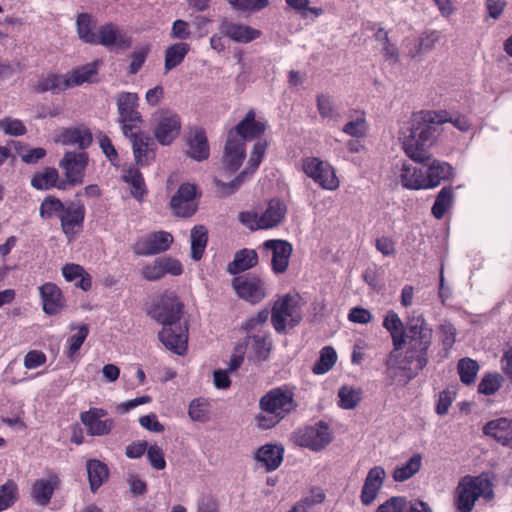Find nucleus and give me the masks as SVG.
I'll list each match as a JSON object with an SVG mask.
<instances>
[{
    "mask_svg": "<svg viewBox=\"0 0 512 512\" xmlns=\"http://www.w3.org/2000/svg\"><path fill=\"white\" fill-rule=\"evenodd\" d=\"M447 122L461 132H468L472 126L466 116L457 115L453 118L446 110H421L412 113L408 126L401 132L405 154L418 163L430 160V148L441 133V125Z\"/></svg>",
    "mask_w": 512,
    "mask_h": 512,
    "instance_id": "nucleus-1",
    "label": "nucleus"
},
{
    "mask_svg": "<svg viewBox=\"0 0 512 512\" xmlns=\"http://www.w3.org/2000/svg\"><path fill=\"white\" fill-rule=\"evenodd\" d=\"M183 303L173 292H165L153 304L148 315L163 326L159 341L177 355H184L188 348V324L182 321Z\"/></svg>",
    "mask_w": 512,
    "mask_h": 512,
    "instance_id": "nucleus-2",
    "label": "nucleus"
},
{
    "mask_svg": "<svg viewBox=\"0 0 512 512\" xmlns=\"http://www.w3.org/2000/svg\"><path fill=\"white\" fill-rule=\"evenodd\" d=\"M395 352L392 350L386 360L387 375L390 384L397 383L405 386L427 366L429 353L406 349L403 357L395 363L393 362Z\"/></svg>",
    "mask_w": 512,
    "mask_h": 512,
    "instance_id": "nucleus-3",
    "label": "nucleus"
},
{
    "mask_svg": "<svg viewBox=\"0 0 512 512\" xmlns=\"http://www.w3.org/2000/svg\"><path fill=\"white\" fill-rule=\"evenodd\" d=\"M493 496L492 484L487 478L482 475H466L456 487L455 505L459 512H471L479 497L489 501Z\"/></svg>",
    "mask_w": 512,
    "mask_h": 512,
    "instance_id": "nucleus-4",
    "label": "nucleus"
},
{
    "mask_svg": "<svg viewBox=\"0 0 512 512\" xmlns=\"http://www.w3.org/2000/svg\"><path fill=\"white\" fill-rule=\"evenodd\" d=\"M295 391L296 386L290 384L272 388L260 398L259 407L268 414L284 419L298 408Z\"/></svg>",
    "mask_w": 512,
    "mask_h": 512,
    "instance_id": "nucleus-5",
    "label": "nucleus"
},
{
    "mask_svg": "<svg viewBox=\"0 0 512 512\" xmlns=\"http://www.w3.org/2000/svg\"><path fill=\"white\" fill-rule=\"evenodd\" d=\"M300 296L298 294H286L278 299L271 311V322L277 333H284L287 325L297 326L302 320L300 306Z\"/></svg>",
    "mask_w": 512,
    "mask_h": 512,
    "instance_id": "nucleus-6",
    "label": "nucleus"
},
{
    "mask_svg": "<svg viewBox=\"0 0 512 512\" xmlns=\"http://www.w3.org/2000/svg\"><path fill=\"white\" fill-rule=\"evenodd\" d=\"M138 101V95L132 92H122L117 96L118 122L123 135H130L141 128L143 119L138 111Z\"/></svg>",
    "mask_w": 512,
    "mask_h": 512,
    "instance_id": "nucleus-7",
    "label": "nucleus"
},
{
    "mask_svg": "<svg viewBox=\"0 0 512 512\" xmlns=\"http://www.w3.org/2000/svg\"><path fill=\"white\" fill-rule=\"evenodd\" d=\"M294 440L297 445L318 452L332 442L333 434L326 422L318 421L314 425L299 428L294 433Z\"/></svg>",
    "mask_w": 512,
    "mask_h": 512,
    "instance_id": "nucleus-8",
    "label": "nucleus"
},
{
    "mask_svg": "<svg viewBox=\"0 0 512 512\" xmlns=\"http://www.w3.org/2000/svg\"><path fill=\"white\" fill-rule=\"evenodd\" d=\"M303 172L326 190H336L340 182L333 167L317 157H307L302 160Z\"/></svg>",
    "mask_w": 512,
    "mask_h": 512,
    "instance_id": "nucleus-9",
    "label": "nucleus"
},
{
    "mask_svg": "<svg viewBox=\"0 0 512 512\" xmlns=\"http://www.w3.org/2000/svg\"><path fill=\"white\" fill-rule=\"evenodd\" d=\"M85 216L86 208L82 201H66V207L59 222L68 241L74 240L83 231Z\"/></svg>",
    "mask_w": 512,
    "mask_h": 512,
    "instance_id": "nucleus-10",
    "label": "nucleus"
},
{
    "mask_svg": "<svg viewBox=\"0 0 512 512\" xmlns=\"http://www.w3.org/2000/svg\"><path fill=\"white\" fill-rule=\"evenodd\" d=\"M181 128V118L177 113L161 110L156 115L153 134L159 144L166 146L179 136Z\"/></svg>",
    "mask_w": 512,
    "mask_h": 512,
    "instance_id": "nucleus-11",
    "label": "nucleus"
},
{
    "mask_svg": "<svg viewBox=\"0 0 512 512\" xmlns=\"http://www.w3.org/2000/svg\"><path fill=\"white\" fill-rule=\"evenodd\" d=\"M232 287L239 298L251 304L259 303L266 296L264 282L250 273L234 277Z\"/></svg>",
    "mask_w": 512,
    "mask_h": 512,
    "instance_id": "nucleus-12",
    "label": "nucleus"
},
{
    "mask_svg": "<svg viewBox=\"0 0 512 512\" xmlns=\"http://www.w3.org/2000/svg\"><path fill=\"white\" fill-rule=\"evenodd\" d=\"M197 187L191 183L181 184L170 200V207L177 217H191L197 210Z\"/></svg>",
    "mask_w": 512,
    "mask_h": 512,
    "instance_id": "nucleus-13",
    "label": "nucleus"
},
{
    "mask_svg": "<svg viewBox=\"0 0 512 512\" xmlns=\"http://www.w3.org/2000/svg\"><path fill=\"white\" fill-rule=\"evenodd\" d=\"M107 416V410L91 407L89 410L81 412L80 420L86 427L88 435L105 436L108 435L115 426V421Z\"/></svg>",
    "mask_w": 512,
    "mask_h": 512,
    "instance_id": "nucleus-14",
    "label": "nucleus"
},
{
    "mask_svg": "<svg viewBox=\"0 0 512 512\" xmlns=\"http://www.w3.org/2000/svg\"><path fill=\"white\" fill-rule=\"evenodd\" d=\"M433 331L424 319H416L408 324L405 333L408 350L428 352L432 345Z\"/></svg>",
    "mask_w": 512,
    "mask_h": 512,
    "instance_id": "nucleus-15",
    "label": "nucleus"
},
{
    "mask_svg": "<svg viewBox=\"0 0 512 512\" xmlns=\"http://www.w3.org/2000/svg\"><path fill=\"white\" fill-rule=\"evenodd\" d=\"M88 165V154L86 152H66L61 159L59 166L65 174L67 183L70 186L82 184L84 172Z\"/></svg>",
    "mask_w": 512,
    "mask_h": 512,
    "instance_id": "nucleus-16",
    "label": "nucleus"
},
{
    "mask_svg": "<svg viewBox=\"0 0 512 512\" xmlns=\"http://www.w3.org/2000/svg\"><path fill=\"white\" fill-rule=\"evenodd\" d=\"M173 242V236L166 231H157L139 238L134 246L137 255H153L165 252Z\"/></svg>",
    "mask_w": 512,
    "mask_h": 512,
    "instance_id": "nucleus-17",
    "label": "nucleus"
},
{
    "mask_svg": "<svg viewBox=\"0 0 512 512\" xmlns=\"http://www.w3.org/2000/svg\"><path fill=\"white\" fill-rule=\"evenodd\" d=\"M62 484L60 476L48 470L45 478L36 479L31 487V498L40 506H47L55 493Z\"/></svg>",
    "mask_w": 512,
    "mask_h": 512,
    "instance_id": "nucleus-18",
    "label": "nucleus"
},
{
    "mask_svg": "<svg viewBox=\"0 0 512 512\" xmlns=\"http://www.w3.org/2000/svg\"><path fill=\"white\" fill-rule=\"evenodd\" d=\"M267 124L265 121L256 120V113L254 109L248 110L244 118L233 128L228 131V135L235 139H243L246 141L259 138L265 133Z\"/></svg>",
    "mask_w": 512,
    "mask_h": 512,
    "instance_id": "nucleus-19",
    "label": "nucleus"
},
{
    "mask_svg": "<svg viewBox=\"0 0 512 512\" xmlns=\"http://www.w3.org/2000/svg\"><path fill=\"white\" fill-rule=\"evenodd\" d=\"M43 312L56 316L66 308V299L60 287L53 282H46L38 287Z\"/></svg>",
    "mask_w": 512,
    "mask_h": 512,
    "instance_id": "nucleus-20",
    "label": "nucleus"
},
{
    "mask_svg": "<svg viewBox=\"0 0 512 512\" xmlns=\"http://www.w3.org/2000/svg\"><path fill=\"white\" fill-rule=\"evenodd\" d=\"M132 143L133 154L137 165L144 167L150 165L155 160V143L153 139L136 130L130 135H124Z\"/></svg>",
    "mask_w": 512,
    "mask_h": 512,
    "instance_id": "nucleus-21",
    "label": "nucleus"
},
{
    "mask_svg": "<svg viewBox=\"0 0 512 512\" xmlns=\"http://www.w3.org/2000/svg\"><path fill=\"white\" fill-rule=\"evenodd\" d=\"M182 264L174 258H156L152 263L145 265L141 274L148 281H155L166 274L180 275Z\"/></svg>",
    "mask_w": 512,
    "mask_h": 512,
    "instance_id": "nucleus-22",
    "label": "nucleus"
},
{
    "mask_svg": "<svg viewBox=\"0 0 512 512\" xmlns=\"http://www.w3.org/2000/svg\"><path fill=\"white\" fill-rule=\"evenodd\" d=\"M385 477L386 472L382 466H374L368 471L360 494V500L364 506H369L375 501Z\"/></svg>",
    "mask_w": 512,
    "mask_h": 512,
    "instance_id": "nucleus-23",
    "label": "nucleus"
},
{
    "mask_svg": "<svg viewBox=\"0 0 512 512\" xmlns=\"http://www.w3.org/2000/svg\"><path fill=\"white\" fill-rule=\"evenodd\" d=\"M245 157L246 144L243 143V139H235L227 134L222 156L224 168L230 172L237 171L241 167Z\"/></svg>",
    "mask_w": 512,
    "mask_h": 512,
    "instance_id": "nucleus-24",
    "label": "nucleus"
},
{
    "mask_svg": "<svg viewBox=\"0 0 512 512\" xmlns=\"http://www.w3.org/2000/svg\"><path fill=\"white\" fill-rule=\"evenodd\" d=\"M93 45L126 49L131 46V39L122 33L114 24L106 23L99 27L96 33V41L93 42Z\"/></svg>",
    "mask_w": 512,
    "mask_h": 512,
    "instance_id": "nucleus-25",
    "label": "nucleus"
},
{
    "mask_svg": "<svg viewBox=\"0 0 512 512\" xmlns=\"http://www.w3.org/2000/svg\"><path fill=\"white\" fill-rule=\"evenodd\" d=\"M187 156L195 161H204L210 156L206 131L202 127L192 129L187 137Z\"/></svg>",
    "mask_w": 512,
    "mask_h": 512,
    "instance_id": "nucleus-26",
    "label": "nucleus"
},
{
    "mask_svg": "<svg viewBox=\"0 0 512 512\" xmlns=\"http://www.w3.org/2000/svg\"><path fill=\"white\" fill-rule=\"evenodd\" d=\"M454 168L446 161L434 159L425 170V189L438 187L443 181L453 179Z\"/></svg>",
    "mask_w": 512,
    "mask_h": 512,
    "instance_id": "nucleus-27",
    "label": "nucleus"
},
{
    "mask_svg": "<svg viewBox=\"0 0 512 512\" xmlns=\"http://www.w3.org/2000/svg\"><path fill=\"white\" fill-rule=\"evenodd\" d=\"M58 141L63 145L77 146L79 149L85 150L92 144L93 136L87 127H70L61 130Z\"/></svg>",
    "mask_w": 512,
    "mask_h": 512,
    "instance_id": "nucleus-28",
    "label": "nucleus"
},
{
    "mask_svg": "<svg viewBox=\"0 0 512 512\" xmlns=\"http://www.w3.org/2000/svg\"><path fill=\"white\" fill-rule=\"evenodd\" d=\"M382 325L390 334L393 351L402 350L406 344L405 333L407 328H405L399 315L394 310H389L383 319Z\"/></svg>",
    "mask_w": 512,
    "mask_h": 512,
    "instance_id": "nucleus-29",
    "label": "nucleus"
},
{
    "mask_svg": "<svg viewBox=\"0 0 512 512\" xmlns=\"http://www.w3.org/2000/svg\"><path fill=\"white\" fill-rule=\"evenodd\" d=\"M220 30L224 36L238 43H249L261 35L260 30L227 20L221 23Z\"/></svg>",
    "mask_w": 512,
    "mask_h": 512,
    "instance_id": "nucleus-30",
    "label": "nucleus"
},
{
    "mask_svg": "<svg viewBox=\"0 0 512 512\" xmlns=\"http://www.w3.org/2000/svg\"><path fill=\"white\" fill-rule=\"evenodd\" d=\"M483 433L503 446H509L512 441V420L505 417L491 420L483 427Z\"/></svg>",
    "mask_w": 512,
    "mask_h": 512,
    "instance_id": "nucleus-31",
    "label": "nucleus"
},
{
    "mask_svg": "<svg viewBox=\"0 0 512 512\" xmlns=\"http://www.w3.org/2000/svg\"><path fill=\"white\" fill-rule=\"evenodd\" d=\"M399 178L404 188L425 190V172L421 168L404 162L400 168Z\"/></svg>",
    "mask_w": 512,
    "mask_h": 512,
    "instance_id": "nucleus-32",
    "label": "nucleus"
},
{
    "mask_svg": "<svg viewBox=\"0 0 512 512\" xmlns=\"http://www.w3.org/2000/svg\"><path fill=\"white\" fill-rule=\"evenodd\" d=\"M69 89L66 74L48 73L42 76L35 83L33 90L37 93L51 92L52 94H59Z\"/></svg>",
    "mask_w": 512,
    "mask_h": 512,
    "instance_id": "nucleus-33",
    "label": "nucleus"
},
{
    "mask_svg": "<svg viewBox=\"0 0 512 512\" xmlns=\"http://www.w3.org/2000/svg\"><path fill=\"white\" fill-rule=\"evenodd\" d=\"M86 469L90 490L95 493L109 478L108 466L98 459H89Z\"/></svg>",
    "mask_w": 512,
    "mask_h": 512,
    "instance_id": "nucleus-34",
    "label": "nucleus"
},
{
    "mask_svg": "<svg viewBox=\"0 0 512 512\" xmlns=\"http://www.w3.org/2000/svg\"><path fill=\"white\" fill-rule=\"evenodd\" d=\"M251 340V351L253 356L258 361H265L268 359L271 352L272 344L269 340V334L266 331H258L248 334V337L243 343L249 345Z\"/></svg>",
    "mask_w": 512,
    "mask_h": 512,
    "instance_id": "nucleus-35",
    "label": "nucleus"
},
{
    "mask_svg": "<svg viewBox=\"0 0 512 512\" xmlns=\"http://www.w3.org/2000/svg\"><path fill=\"white\" fill-rule=\"evenodd\" d=\"M287 207L280 199H271L266 210L260 215L262 227L270 229L277 226L285 217Z\"/></svg>",
    "mask_w": 512,
    "mask_h": 512,
    "instance_id": "nucleus-36",
    "label": "nucleus"
},
{
    "mask_svg": "<svg viewBox=\"0 0 512 512\" xmlns=\"http://www.w3.org/2000/svg\"><path fill=\"white\" fill-rule=\"evenodd\" d=\"M283 452L282 447L267 444L258 449L256 459L265 466L267 471H274L283 461Z\"/></svg>",
    "mask_w": 512,
    "mask_h": 512,
    "instance_id": "nucleus-37",
    "label": "nucleus"
},
{
    "mask_svg": "<svg viewBox=\"0 0 512 512\" xmlns=\"http://www.w3.org/2000/svg\"><path fill=\"white\" fill-rule=\"evenodd\" d=\"M349 118L350 120L342 128L343 133L354 138H364L369 129L366 113L363 110H352Z\"/></svg>",
    "mask_w": 512,
    "mask_h": 512,
    "instance_id": "nucleus-38",
    "label": "nucleus"
},
{
    "mask_svg": "<svg viewBox=\"0 0 512 512\" xmlns=\"http://www.w3.org/2000/svg\"><path fill=\"white\" fill-rule=\"evenodd\" d=\"M69 328L71 331L76 330V333L68 337L64 353L68 359L73 360L89 335V327L87 324L75 325L71 323Z\"/></svg>",
    "mask_w": 512,
    "mask_h": 512,
    "instance_id": "nucleus-39",
    "label": "nucleus"
},
{
    "mask_svg": "<svg viewBox=\"0 0 512 512\" xmlns=\"http://www.w3.org/2000/svg\"><path fill=\"white\" fill-rule=\"evenodd\" d=\"M58 179L59 173L57 169L46 167L43 171L33 175L31 179V185L37 190H48L53 187H57L58 189H65L64 182L57 184Z\"/></svg>",
    "mask_w": 512,
    "mask_h": 512,
    "instance_id": "nucleus-40",
    "label": "nucleus"
},
{
    "mask_svg": "<svg viewBox=\"0 0 512 512\" xmlns=\"http://www.w3.org/2000/svg\"><path fill=\"white\" fill-rule=\"evenodd\" d=\"M122 179L131 186V194L141 199L147 193L142 173L134 166H125L122 169Z\"/></svg>",
    "mask_w": 512,
    "mask_h": 512,
    "instance_id": "nucleus-41",
    "label": "nucleus"
},
{
    "mask_svg": "<svg viewBox=\"0 0 512 512\" xmlns=\"http://www.w3.org/2000/svg\"><path fill=\"white\" fill-rule=\"evenodd\" d=\"M98 74L97 62L88 63L78 67L68 73L66 78L69 88L80 86L86 82H93V78Z\"/></svg>",
    "mask_w": 512,
    "mask_h": 512,
    "instance_id": "nucleus-42",
    "label": "nucleus"
},
{
    "mask_svg": "<svg viewBox=\"0 0 512 512\" xmlns=\"http://www.w3.org/2000/svg\"><path fill=\"white\" fill-rule=\"evenodd\" d=\"M422 467V456L419 453L413 454L404 464L397 466L392 473L396 482H404L420 471Z\"/></svg>",
    "mask_w": 512,
    "mask_h": 512,
    "instance_id": "nucleus-43",
    "label": "nucleus"
},
{
    "mask_svg": "<svg viewBox=\"0 0 512 512\" xmlns=\"http://www.w3.org/2000/svg\"><path fill=\"white\" fill-rule=\"evenodd\" d=\"M454 202V189L452 186L443 187L437 194L435 202L431 208L432 215L440 220L446 212L452 207Z\"/></svg>",
    "mask_w": 512,
    "mask_h": 512,
    "instance_id": "nucleus-44",
    "label": "nucleus"
},
{
    "mask_svg": "<svg viewBox=\"0 0 512 512\" xmlns=\"http://www.w3.org/2000/svg\"><path fill=\"white\" fill-rule=\"evenodd\" d=\"M189 50L190 45L186 42L175 43L167 47L165 50V71L168 72L180 65L183 62L185 56L188 54Z\"/></svg>",
    "mask_w": 512,
    "mask_h": 512,
    "instance_id": "nucleus-45",
    "label": "nucleus"
},
{
    "mask_svg": "<svg viewBox=\"0 0 512 512\" xmlns=\"http://www.w3.org/2000/svg\"><path fill=\"white\" fill-rule=\"evenodd\" d=\"M371 30L375 31L374 38L382 43V52L386 60H389L393 63L398 62L399 52L397 47L390 42L389 32L377 23H374L372 25Z\"/></svg>",
    "mask_w": 512,
    "mask_h": 512,
    "instance_id": "nucleus-46",
    "label": "nucleus"
},
{
    "mask_svg": "<svg viewBox=\"0 0 512 512\" xmlns=\"http://www.w3.org/2000/svg\"><path fill=\"white\" fill-rule=\"evenodd\" d=\"M362 395V388L344 385L338 390V406L345 410H352L361 402Z\"/></svg>",
    "mask_w": 512,
    "mask_h": 512,
    "instance_id": "nucleus-47",
    "label": "nucleus"
},
{
    "mask_svg": "<svg viewBox=\"0 0 512 512\" xmlns=\"http://www.w3.org/2000/svg\"><path fill=\"white\" fill-rule=\"evenodd\" d=\"M65 207L66 202L61 201L55 196H47L40 204L39 215L44 220H60Z\"/></svg>",
    "mask_w": 512,
    "mask_h": 512,
    "instance_id": "nucleus-48",
    "label": "nucleus"
},
{
    "mask_svg": "<svg viewBox=\"0 0 512 512\" xmlns=\"http://www.w3.org/2000/svg\"><path fill=\"white\" fill-rule=\"evenodd\" d=\"M77 33L79 38L88 44L96 41V33L94 31L95 22L92 17L87 13H81L77 16L76 20Z\"/></svg>",
    "mask_w": 512,
    "mask_h": 512,
    "instance_id": "nucleus-49",
    "label": "nucleus"
},
{
    "mask_svg": "<svg viewBox=\"0 0 512 512\" xmlns=\"http://www.w3.org/2000/svg\"><path fill=\"white\" fill-rule=\"evenodd\" d=\"M337 361V354L333 347L325 346L320 351L319 359L314 363L312 372L315 375H322L333 368Z\"/></svg>",
    "mask_w": 512,
    "mask_h": 512,
    "instance_id": "nucleus-50",
    "label": "nucleus"
},
{
    "mask_svg": "<svg viewBox=\"0 0 512 512\" xmlns=\"http://www.w3.org/2000/svg\"><path fill=\"white\" fill-rule=\"evenodd\" d=\"M479 368L477 361L469 357L460 359L457 364L460 381L465 385L473 384L476 380Z\"/></svg>",
    "mask_w": 512,
    "mask_h": 512,
    "instance_id": "nucleus-51",
    "label": "nucleus"
},
{
    "mask_svg": "<svg viewBox=\"0 0 512 512\" xmlns=\"http://www.w3.org/2000/svg\"><path fill=\"white\" fill-rule=\"evenodd\" d=\"M247 177H249L248 171L243 170L233 180H231L228 183L223 182L219 179H215L214 184L217 188V190H216L217 195L219 197L224 198V197L234 194L240 188V186L244 183V181L246 180Z\"/></svg>",
    "mask_w": 512,
    "mask_h": 512,
    "instance_id": "nucleus-52",
    "label": "nucleus"
},
{
    "mask_svg": "<svg viewBox=\"0 0 512 512\" xmlns=\"http://www.w3.org/2000/svg\"><path fill=\"white\" fill-rule=\"evenodd\" d=\"M267 147H268V143L266 140L259 139L255 142L253 149L250 153V157L247 162V166L244 169V170L248 171V176H252L258 169L263 158L265 157Z\"/></svg>",
    "mask_w": 512,
    "mask_h": 512,
    "instance_id": "nucleus-53",
    "label": "nucleus"
},
{
    "mask_svg": "<svg viewBox=\"0 0 512 512\" xmlns=\"http://www.w3.org/2000/svg\"><path fill=\"white\" fill-rule=\"evenodd\" d=\"M17 499L18 486L9 479L0 487V512L13 506Z\"/></svg>",
    "mask_w": 512,
    "mask_h": 512,
    "instance_id": "nucleus-54",
    "label": "nucleus"
},
{
    "mask_svg": "<svg viewBox=\"0 0 512 512\" xmlns=\"http://www.w3.org/2000/svg\"><path fill=\"white\" fill-rule=\"evenodd\" d=\"M188 415L193 421L204 423L209 420V402L204 398H197L190 402Z\"/></svg>",
    "mask_w": 512,
    "mask_h": 512,
    "instance_id": "nucleus-55",
    "label": "nucleus"
},
{
    "mask_svg": "<svg viewBox=\"0 0 512 512\" xmlns=\"http://www.w3.org/2000/svg\"><path fill=\"white\" fill-rule=\"evenodd\" d=\"M207 240L206 228L204 226H195L191 230V256H202Z\"/></svg>",
    "mask_w": 512,
    "mask_h": 512,
    "instance_id": "nucleus-56",
    "label": "nucleus"
},
{
    "mask_svg": "<svg viewBox=\"0 0 512 512\" xmlns=\"http://www.w3.org/2000/svg\"><path fill=\"white\" fill-rule=\"evenodd\" d=\"M440 38V32L436 30L422 34L415 46V52H411V56L416 57L432 50Z\"/></svg>",
    "mask_w": 512,
    "mask_h": 512,
    "instance_id": "nucleus-57",
    "label": "nucleus"
},
{
    "mask_svg": "<svg viewBox=\"0 0 512 512\" xmlns=\"http://www.w3.org/2000/svg\"><path fill=\"white\" fill-rule=\"evenodd\" d=\"M262 252L271 251L272 256H291L292 245L286 240L270 239L265 241L262 245Z\"/></svg>",
    "mask_w": 512,
    "mask_h": 512,
    "instance_id": "nucleus-58",
    "label": "nucleus"
},
{
    "mask_svg": "<svg viewBox=\"0 0 512 512\" xmlns=\"http://www.w3.org/2000/svg\"><path fill=\"white\" fill-rule=\"evenodd\" d=\"M233 9L244 13H255L268 7L269 0H226Z\"/></svg>",
    "mask_w": 512,
    "mask_h": 512,
    "instance_id": "nucleus-59",
    "label": "nucleus"
},
{
    "mask_svg": "<svg viewBox=\"0 0 512 512\" xmlns=\"http://www.w3.org/2000/svg\"><path fill=\"white\" fill-rule=\"evenodd\" d=\"M501 383V375L497 373H487L483 376L478 385V392L484 395H492L499 390Z\"/></svg>",
    "mask_w": 512,
    "mask_h": 512,
    "instance_id": "nucleus-60",
    "label": "nucleus"
},
{
    "mask_svg": "<svg viewBox=\"0 0 512 512\" xmlns=\"http://www.w3.org/2000/svg\"><path fill=\"white\" fill-rule=\"evenodd\" d=\"M317 110L324 119H334L338 116L332 98L329 95L320 94L317 96Z\"/></svg>",
    "mask_w": 512,
    "mask_h": 512,
    "instance_id": "nucleus-61",
    "label": "nucleus"
},
{
    "mask_svg": "<svg viewBox=\"0 0 512 512\" xmlns=\"http://www.w3.org/2000/svg\"><path fill=\"white\" fill-rule=\"evenodd\" d=\"M268 318H269L268 309H262L257 313L256 316L249 318L245 322L243 329L247 332V334H252L254 332L263 331L262 327L267 322Z\"/></svg>",
    "mask_w": 512,
    "mask_h": 512,
    "instance_id": "nucleus-62",
    "label": "nucleus"
},
{
    "mask_svg": "<svg viewBox=\"0 0 512 512\" xmlns=\"http://www.w3.org/2000/svg\"><path fill=\"white\" fill-rule=\"evenodd\" d=\"M0 129H2L5 134L11 136H22L27 131L21 120L12 118H4L0 120Z\"/></svg>",
    "mask_w": 512,
    "mask_h": 512,
    "instance_id": "nucleus-63",
    "label": "nucleus"
},
{
    "mask_svg": "<svg viewBox=\"0 0 512 512\" xmlns=\"http://www.w3.org/2000/svg\"><path fill=\"white\" fill-rule=\"evenodd\" d=\"M407 499L402 496H393L378 506L376 512H404Z\"/></svg>",
    "mask_w": 512,
    "mask_h": 512,
    "instance_id": "nucleus-64",
    "label": "nucleus"
}]
</instances>
